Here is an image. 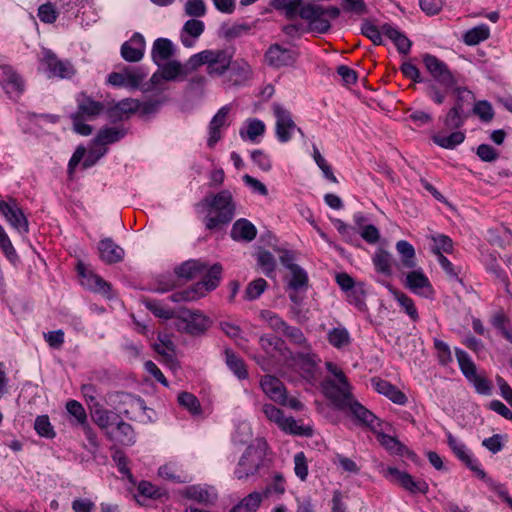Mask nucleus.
<instances>
[{"instance_id": "obj_1", "label": "nucleus", "mask_w": 512, "mask_h": 512, "mask_svg": "<svg viewBox=\"0 0 512 512\" xmlns=\"http://www.w3.org/2000/svg\"><path fill=\"white\" fill-rule=\"evenodd\" d=\"M326 368L335 376L338 384L331 380L325 381L323 384L325 395L338 409H349L356 419L375 430L380 425L379 420L371 411L353 398L351 386L342 369L332 362H326Z\"/></svg>"}, {"instance_id": "obj_2", "label": "nucleus", "mask_w": 512, "mask_h": 512, "mask_svg": "<svg viewBox=\"0 0 512 512\" xmlns=\"http://www.w3.org/2000/svg\"><path fill=\"white\" fill-rule=\"evenodd\" d=\"M201 204L209 208L211 213L205 218V226L209 230L220 229L228 224L234 217L235 204L232 194L228 190H223L213 196H206Z\"/></svg>"}, {"instance_id": "obj_3", "label": "nucleus", "mask_w": 512, "mask_h": 512, "mask_svg": "<svg viewBox=\"0 0 512 512\" xmlns=\"http://www.w3.org/2000/svg\"><path fill=\"white\" fill-rule=\"evenodd\" d=\"M268 443L263 438H256L245 449L240 457L234 474L237 479L244 480L255 475L266 465Z\"/></svg>"}, {"instance_id": "obj_4", "label": "nucleus", "mask_w": 512, "mask_h": 512, "mask_svg": "<svg viewBox=\"0 0 512 512\" xmlns=\"http://www.w3.org/2000/svg\"><path fill=\"white\" fill-rule=\"evenodd\" d=\"M234 53L231 49H207L190 57V66L195 71L202 65H206V72L212 77L224 75L232 64Z\"/></svg>"}, {"instance_id": "obj_5", "label": "nucleus", "mask_w": 512, "mask_h": 512, "mask_svg": "<svg viewBox=\"0 0 512 512\" xmlns=\"http://www.w3.org/2000/svg\"><path fill=\"white\" fill-rule=\"evenodd\" d=\"M339 15L340 9L337 7H325L308 0H304L298 14L299 17L308 22L310 31L320 34L326 33L331 27L330 21L338 18Z\"/></svg>"}, {"instance_id": "obj_6", "label": "nucleus", "mask_w": 512, "mask_h": 512, "mask_svg": "<svg viewBox=\"0 0 512 512\" xmlns=\"http://www.w3.org/2000/svg\"><path fill=\"white\" fill-rule=\"evenodd\" d=\"M470 113L458 112L456 109H449L443 117L442 122L446 131H451L449 135L441 133L432 136L433 142L445 149H454L465 140V133L460 131Z\"/></svg>"}, {"instance_id": "obj_7", "label": "nucleus", "mask_w": 512, "mask_h": 512, "mask_svg": "<svg viewBox=\"0 0 512 512\" xmlns=\"http://www.w3.org/2000/svg\"><path fill=\"white\" fill-rule=\"evenodd\" d=\"M222 267L214 264L205 274L203 280L193 288L178 291L170 296L173 302L195 301L205 295V292L215 289L221 279Z\"/></svg>"}, {"instance_id": "obj_8", "label": "nucleus", "mask_w": 512, "mask_h": 512, "mask_svg": "<svg viewBox=\"0 0 512 512\" xmlns=\"http://www.w3.org/2000/svg\"><path fill=\"white\" fill-rule=\"evenodd\" d=\"M175 318L177 329L191 335L204 333L211 324L210 319L198 310H181Z\"/></svg>"}, {"instance_id": "obj_9", "label": "nucleus", "mask_w": 512, "mask_h": 512, "mask_svg": "<svg viewBox=\"0 0 512 512\" xmlns=\"http://www.w3.org/2000/svg\"><path fill=\"white\" fill-rule=\"evenodd\" d=\"M422 60L434 81L445 90L451 89L457 84L454 74L450 71L446 63L439 58L427 53L422 56Z\"/></svg>"}, {"instance_id": "obj_10", "label": "nucleus", "mask_w": 512, "mask_h": 512, "mask_svg": "<svg viewBox=\"0 0 512 512\" xmlns=\"http://www.w3.org/2000/svg\"><path fill=\"white\" fill-rule=\"evenodd\" d=\"M292 365L299 369L306 378L314 379L315 373L321 363L319 356L313 352L311 345L302 351L290 353Z\"/></svg>"}, {"instance_id": "obj_11", "label": "nucleus", "mask_w": 512, "mask_h": 512, "mask_svg": "<svg viewBox=\"0 0 512 512\" xmlns=\"http://www.w3.org/2000/svg\"><path fill=\"white\" fill-rule=\"evenodd\" d=\"M0 213L7 222L21 234L29 232V222L14 199L0 200Z\"/></svg>"}, {"instance_id": "obj_12", "label": "nucleus", "mask_w": 512, "mask_h": 512, "mask_svg": "<svg viewBox=\"0 0 512 512\" xmlns=\"http://www.w3.org/2000/svg\"><path fill=\"white\" fill-rule=\"evenodd\" d=\"M41 65L54 77L70 78L75 73V69L69 61L60 60L48 49H44L42 52Z\"/></svg>"}, {"instance_id": "obj_13", "label": "nucleus", "mask_w": 512, "mask_h": 512, "mask_svg": "<svg viewBox=\"0 0 512 512\" xmlns=\"http://www.w3.org/2000/svg\"><path fill=\"white\" fill-rule=\"evenodd\" d=\"M272 108L276 118V136L280 142H288L296 129L291 113L279 103H274Z\"/></svg>"}, {"instance_id": "obj_14", "label": "nucleus", "mask_w": 512, "mask_h": 512, "mask_svg": "<svg viewBox=\"0 0 512 512\" xmlns=\"http://www.w3.org/2000/svg\"><path fill=\"white\" fill-rule=\"evenodd\" d=\"M298 57L295 50L285 48L279 44L271 45L265 53V61L273 68L292 66Z\"/></svg>"}, {"instance_id": "obj_15", "label": "nucleus", "mask_w": 512, "mask_h": 512, "mask_svg": "<svg viewBox=\"0 0 512 512\" xmlns=\"http://www.w3.org/2000/svg\"><path fill=\"white\" fill-rule=\"evenodd\" d=\"M447 443L460 461L471 469L479 478H485L486 473L480 468L477 460L472 458L468 449L462 442L458 441L451 433H447Z\"/></svg>"}, {"instance_id": "obj_16", "label": "nucleus", "mask_w": 512, "mask_h": 512, "mask_svg": "<svg viewBox=\"0 0 512 512\" xmlns=\"http://www.w3.org/2000/svg\"><path fill=\"white\" fill-rule=\"evenodd\" d=\"M384 475L391 476L397 481L404 489L410 493L426 494L428 492V484L424 480H415L410 474L402 472L394 467H388Z\"/></svg>"}, {"instance_id": "obj_17", "label": "nucleus", "mask_w": 512, "mask_h": 512, "mask_svg": "<svg viewBox=\"0 0 512 512\" xmlns=\"http://www.w3.org/2000/svg\"><path fill=\"white\" fill-rule=\"evenodd\" d=\"M145 76L140 69L125 68L121 72L109 74L108 83L113 86L138 88Z\"/></svg>"}, {"instance_id": "obj_18", "label": "nucleus", "mask_w": 512, "mask_h": 512, "mask_svg": "<svg viewBox=\"0 0 512 512\" xmlns=\"http://www.w3.org/2000/svg\"><path fill=\"white\" fill-rule=\"evenodd\" d=\"M77 271L82 286L103 294L110 291V284L89 270L82 262L77 264Z\"/></svg>"}, {"instance_id": "obj_19", "label": "nucleus", "mask_w": 512, "mask_h": 512, "mask_svg": "<svg viewBox=\"0 0 512 512\" xmlns=\"http://www.w3.org/2000/svg\"><path fill=\"white\" fill-rule=\"evenodd\" d=\"M190 58L185 64L177 60L166 61L158 66L163 74L165 81H182L185 80L189 74L195 71V68L190 66Z\"/></svg>"}, {"instance_id": "obj_20", "label": "nucleus", "mask_w": 512, "mask_h": 512, "mask_svg": "<svg viewBox=\"0 0 512 512\" xmlns=\"http://www.w3.org/2000/svg\"><path fill=\"white\" fill-rule=\"evenodd\" d=\"M260 387L264 394L276 403H285L286 388L282 381L273 375H264L260 379Z\"/></svg>"}, {"instance_id": "obj_21", "label": "nucleus", "mask_w": 512, "mask_h": 512, "mask_svg": "<svg viewBox=\"0 0 512 512\" xmlns=\"http://www.w3.org/2000/svg\"><path fill=\"white\" fill-rule=\"evenodd\" d=\"M406 287L412 292L424 297L433 295V288L427 276L421 270H415L407 274Z\"/></svg>"}, {"instance_id": "obj_22", "label": "nucleus", "mask_w": 512, "mask_h": 512, "mask_svg": "<svg viewBox=\"0 0 512 512\" xmlns=\"http://www.w3.org/2000/svg\"><path fill=\"white\" fill-rule=\"evenodd\" d=\"M0 82L10 97H18L23 91V81L9 66L0 67Z\"/></svg>"}, {"instance_id": "obj_23", "label": "nucleus", "mask_w": 512, "mask_h": 512, "mask_svg": "<svg viewBox=\"0 0 512 512\" xmlns=\"http://www.w3.org/2000/svg\"><path fill=\"white\" fill-rule=\"evenodd\" d=\"M145 39L135 33L130 40L126 41L121 47V55L128 62H138L144 56Z\"/></svg>"}, {"instance_id": "obj_24", "label": "nucleus", "mask_w": 512, "mask_h": 512, "mask_svg": "<svg viewBox=\"0 0 512 512\" xmlns=\"http://www.w3.org/2000/svg\"><path fill=\"white\" fill-rule=\"evenodd\" d=\"M205 24L198 19H190L185 22L180 33V40L183 46L190 48L195 40L204 32Z\"/></svg>"}, {"instance_id": "obj_25", "label": "nucleus", "mask_w": 512, "mask_h": 512, "mask_svg": "<svg viewBox=\"0 0 512 512\" xmlns=\"http://www.w3.org/2000/svg\"><path fill=\"white\" fill-rule=\"evenodd\" d=\"M230 112L228 105L223 106L214 115L209 124V138L207 144L209 147H213L221 138L220 129L226 125L227 118Z\"/></svg>"}, {"instance_id": "obj_26", "label": "nucleus", "mask_w": 512, "mask_h": 512, "mask_svg": "<svg viewBox=\"0 0 512 512\" xmlns=\"http://www.w3.org/2000/svg\"><path fill=\"white\" fill-rule=\"evenodd\" d=\"M371 383L378 393L385 395L392 402L399 405H404L407 402L406 395L388 381L380 378H373Z\"/></svg>"}, {"instance_id": "obj_27", "label": "nucleus", "mask_w": 512, "mask_h": 512, "mask_svg": "<svg viewBox=\"0 0 512 512\" xmlns=\"http://www.w3.org/2000/svg\"><path fill=\"white\" fill-rule=\"evenodd\" d=\"M98 250L101 259L108 264L121 261L124 255V250L110 238L101 240Z\"/></svg>"}, {"instance_id": "obj_28", "label": "nucleus", "mask_w": 512, "mask_h": 512, "mask_svg": "<svg viewBox=\"0 0 512 512\" xmlns=\"http://www.w3.org/2000/svg\"><path fill=\"white\" fill-rule=\"evenodd\" d=\"M174 54L172 42L167 38H158L154 41L152 47V60L157 66L168 61Z\"/></svg>"}, {"instance_id": "obj_29", "label": "nucleus", "mask_w": 512, "mask_h": 512, "mask_svg": "<svg viewBox=\"0 0 512 512\" xmlns=\"http://www.w3.org/2000/svg\"><path fill=\"white\" fill-rule=\"evenodd\" d=\"M78 110L74 114H79L80 117L91 119L104 110L101 102L95 101L85 94H81L78 99Z\"/></svg>"}, {"instance_id": "obj_30", "label": "nucleus", "mask_w": 512, "mask_h": 512, "mask_svg": "<svg viewBox=\"0 0 512 512\" xmlns=\"http://www.w3.org/2000/svg\"><path fill=\"white\" fill-rule=\"evenodd\" d=\"M256 234V227L247 219H238L231 229V237L236 241L250 242Z\"/></svg>"}, {"instance_id": "obj_31", "label": "nucleus", "mask_w": 512, "mask_h": 512, "mask_svg": "<svg viewBox=\"0 0 512 512\" xmlns=\"http://www.w3.org/2000/svg\"><path fill=\"white\" fill-rule=\"evenodd\" d=\"M382 33L385 34L397 47L399 53L408 54L411 48V41L398 29L390 24L382 25Z\"/></svg>"}, {"instance_id": "obj_32", "label": "nucleus", "mask_w": 512, "mask_h": 512, "mask_svg": "<svg viewBox=\"0 0 512 512\" xmlns=\"http://www.w3.org/2000/svg\"><path fill=\"white\" fill-rule=\"evenodd\" d=\"M230 79L233 85H240L252 76V68L244 59H239L231 64Z\"/></svg>"}, {"instance_id": "obj_33", "label": "nucleus", "mask_w": 512, "mask_h": 512, "mask_svg": "<svg viewBox=\"0 0 512 512\" xmlns=\"http://www.w3.org/2000/svg\"><path fill=\"white\" fill-rule=\"evenodd\" d=\"M327 340L330 345L338 350L347 348L351 344V336L343 326L335 327L328 331Z\"/></svg>"}, {"instance_id": "obj_34", "label": "nucleus", "mask_w": 512, "mask_h": 512, "mask_svg": "<svg viewBox=\"0 0 512 512\" xmlns=\"http://www.w3.org/2000/svg\"><path fill=\"white\" fill-rule=\"evenodd\" d=\"M225 362L229 369L237 376L239 379H246L248 377V372L246 369V365L242 358H240L234 351L231 349L225 350Z\"/></svg>"}, {"instance_id": "obj_35", "label": "nucleus", "mask_w": 512, "mask_h": 512, "mask_svg": "<svg viewBox=\"0 0 512 512\" xmlns=\"http://www.w3.org/2000/svg\"><path fill=\"white\" fill-rule=\"evenodd\" d=\"M372 260L377 272L385 276L391 275L393 258L390 253L383 249H378Z\"/></svg>"}, {"instance_id": "obj_36", "label": "nucleus", "mask_w": 512, "mask_h": 512, "mask_svg": "<svg viewBox=\"0 0 512 512\" xmlns=\"http://www.w3.org/2000/svg\"><path fill=\"white\" fill-rule=\"evenodd\" d=\"M262 502V494L252 492L244 497L230 512H256Z\"/></svg>"}, {"instance_id": "obj_37", "label": "nucleus", "mask_w": 512, "mask_h": 512, "mask_svg": "<svg viewBox=\"0 0 512 512\" xmlns=\"http://www.w3.org/2000/svg\"><path fill=\"white\" fill-rule=\"evenodd\" d=\"M396 250L401 256V264L404 268L412 269L416 266L415 249L405 240L396 243Z\"/></svg>"}, {"instance_id": "obj_38", "label": "nucleus", "mask_w": 512, "mask_h": 512, "mask_svg": "<svg viewBox=\"0 0 512 512\" xmlns=\"http://www.w3.org/2000/svg\"><path fill=\"white\" fill-rule=\"evenodd\" d=\"M96 406H98V404H96ZM92 419L99 428L108 429L117 422L119 415L115 412L96 407L92 412Z\"/></svg>"}, {"instance_id": "obj_39", "label": "nucleus", "mask_w": 512, "mask_h": 512, "mask_svg": "<svg viewBox=\"0 0 512 512\" xmlns=\"http://www.w3.org/2000/svg\"><path fill=\"white\" fill-rule=\"evenodd\" d=\"M137 107L138 104L136 101L124 99L109 109V116L114 119H122L124 116L135 112Z\"/></svg>"}, {"instance_id": "obj_40", "label": "nucleus", "mask_w": 512, "mask_h": 512, "mask_svg": "<svg viewBox=\"0 0 512 512\" xmlns=\"http://www.w3.org/2000/svg\"><path fill=\"white\" fill-rule=\"evenodd\" d=\"M304 0H273L272 6L276 10H283L288 19L295 18L300 12Z\"/></svg>"}, {"instance_id": "obj_41", "label": "nucleus", "mask_w": 512, "mask_h": 512, "mask_svg": "<svg viewBox=\"0 0 512 512\" xmlns=\"http://www.w3.org/2000/svg\"><path fill=\"white\" fill-rule=\"evenodd\" d=\"M204 265L195 260H189L175 269V273L185 279H193L204 270Z\"/></svg>"}, {"instance_id": "obj_42", "label": "nucleus", "mask_w": 512, "mask_h": 512, "mask_svg": "<svg viewBox=\"0 0 512 512\" xmlns=\"http://www.w3.org/2000/svg\"><path fill=\"white\" fill-rule=\"evenodd\" d=\"M430 240L433 242L431 247L432 252L439 256L443 255L442 253H452L453 251V242L450 237L444 234H436L429 236Z\"/></svg>"}, {"instance_id": "obj_43", "label": "nucleus", "mask_w": 512, "mask_h": 512, "mask_svg": "<svg viewBox=\"0 0 512 512\" xmlns=\"http://www.w3.org/2000/svg\"><path fill=\"white\" fill-rule=\"evenodd\" d=\"M260 318L268 325L269 328L277 333H283L287 329L288 324L276 313L270 310H262Z\"/></svg>"}, {"instance_id": "obj_44", "label": "nucleus", "mask_w": 512, "mask_h": 512, "mask_svg": "<svg viewBox=\"0 0 512 512\" xmlns=\"http://www.w3.org/2000/svg\"><path fill=\"white\" fill-rule=\"evenodd\" d=\"M280 429L286 433L300 436H311L313 433L311 427L300 425L293 417H285Z\"/></svg>"}, {"instance_id": "obj_45", "label": "nucleus", "mask_w": 512, "mask_h": 512, "mask_svg": "<svg viewBox=\"0 0 512 512\" xmlns=\"http://www.w3.org/2000/svg\"><path fill=\"white\" fill-rule=\"evenodd\" d=\"M378 440L382 446H384L388 451L403 455L406 452L408 455L414 456L413 452H410L403 444H401L396 438L387 435V434H379Z\"/></svg>"}, {"instance_id": "obj_46", "label": "nucleus", "mask_w": 512, "mask_h": 512, "mask_svg": "<svg viewBox=\"0 0 512 512\" xmlns=\"http://www.w3.org/2000/svg\"><path fill=\"white\" fill-rule=\"evenodd\" d=\"M490 30L487 25H479L467 31L464 35V42L467 45H477L488 39Z\"/></svg>"}, {"instance_id": "obj_47", "label": "nucleus", "mask_w": 512, "mask_h": 512, "mask_svg": "<svg viewBox=\"0 0 512 512\" xmlns=\"http://www.w3.org/2000/svg\"><path fill=\"white\" fill-rule=\"evenodd\" d=\"M115 425L118 432L116 440L122 445L134 444L135 435L132 426L129 423L120 420V418L117 420Z\"/></svg>"}, {"instance_id": "obj_48", "label": "nucleus", "mask_w": 512, "mask_h": 512, "mask_svg": "<svg viewBox=\"0 0 512 512\" xmlns=\"http://www.w3.org/2000/svg\"><path fill=\"white\" fill-rule=\"evenodd\" d=\"M455 92L457 94V98L451 109H456L458 112L462 113H470L469 106L474 100L472 92L465 88H456Z\"/></svg>"}, {"instance_id": "obj_49", "label": "nucleus", "mask_w": 512, "mask_h": 512, "mask_svg": "<svg viewBox=\"0 0 512 512\" xmlns=\"http://www.w3.org/2000/svg\"><path fill=\"white\" fill-rule=\"evenodd\" d=\"M455 355L459 363V367L467 379L477 373L476 365L465 351L456 348Z\"/></svg>"}, {"instance_id": "obj_50", "label": "nucleus", "mask_w": 512, "mask_h": 512, "mask_svg": "<svg viewBox=\"0 0 512 512\" xmlns=\"http://www.w3.org/2000/svg\"><path fill=\"white\" fill-rule=\"evenodd\" d=\"M184 496L188 499L197 501L199 503H210L215 499V496L209 493L208 490L200 486H189L185 489Z\"/></svg>"}, {"instance_id": "obj_51", "label": "nucleus", "mask_w": 512, "mask_h": 512, "mask_svg": "<svg viewBox=\"0 0 512 512\" xmlns=\"http://www.w3.org/2000/svg\"><path fill=\"white\" fill-rule=\"evenodd\" d=\"M291 279L289 280V288L297 291L307 288L308 276L300 266H291Z\"/></svg>"}, {"instance_id": "obj_52", "label": "nucleus", "mask_w": 512, "mask_h": 512, "mask_svg": "<svg viewBox=\"0 0 512 512\" xmlns=\"http://www.w3.org/2000/svg\"><path fill=\"white\" fill-rule=\"evenodd\" d=\"M178 403L181 407L188 410L192 415L201 413V405L195 395L189 392H181L178 395Z\"/></svg>"}, {"instance_id": "obj_53", "label": "nucleus", "mask_w": 512, "mask_h": 512, "mask_svg": "<svg viewBox=\"0 0 512 512\" xmlns=\"http://www.w3.org/2000/svg\"><path fill=\"white\" fill-rule=\"evenodd\" d=\"M145 306L150 310L156 317L164 320L175 318L174 311L169 307H166L163 303L157 300H145Z\"/></svg>"}, {"instance_id": "obj_54", "label": "nucleus", "mask_w": 512, "mask_h": 512, "mask_svg": "<svg viewBox=\"0 0 512 512\" xmlns=\"http://www.w3.org/2000/svg\"><path fill=\"white\" fill-rule=\"evenodd\" d=\"M124 136L123 131L115 128H104L101 129L96 138L95 142L101 145L114 143Z\"/></svg>"}, {"instance_id": "obj_55", "label": "nucleus", "mask_w": 512, "mask_h": 512, "mask_svg": "<svg viewBox=\"0 0 512 512\" xmlns=\"http://www.w3.org/2000/svg\"><path fill=\"white\" fill-rule=\"evenodd\" d=\"M66 410L74 418V423L82 425L87 422V415L82 404L76 400H70L66 403Z\"/></svg>"}, {"instance_id": "obj_56", "label": "nucleus", "mask_w": 512, "mask_h": 512, "mask_svg": "<svg viewBox=\"0 0 512 512\" xmlns=\"http://www.w3.org/2000/svg\"><path fill=\"white\" fill-rule=\"evenodd\" d=\"M282 334L286 336L291 343L297 346L302 348H308V346H310L304 333L297 327L288 325L287 329H285Z\"/></svg>"}, {"instance_id": "obj_57", "label": "nucleus", "mask_w": 512, "mask_h": 512, "mask_svg": "<svg viewBox=\"0 0 512 512\" xmlns=\"http://www.w3.org/2000/svg\"><path fill=\"white\" fill-rule=\"evenodd\" d=\"M267 282L263 278H258L248 284L245 290V299L248 301L257 299L266 289Z\"/></svg>"}, {"instance_id": "obj_58", "label": "nucleus", "mask_w": 512, "mask_h": 512, "mask_svg": "<svg viewBox=\"0 0 512 512\" xmlns=\"http://www.w3.org/2000/svg\"><path fill=\"white\" fill-rule=\"evenodd\" d=\"M396 300L413 321H418L419 315L413 300L404 293H395Z\"/></svg>"}, {"instance_id": "obj_59", "label": "nucleus", "mask_w": 512, "mask_h": 512, "mask_svg": "<svg viewBox=\"0 0 512 512\" xmlns=\"http://www.w3.org/2000/svg\"><path fill=\"white\" fill-rule=\"evenodd\" d=\"M262 412L270 422L275 423L279 428L282 426L285 415L281 409L267 403L262 406Z\"/></svg>"}, {"instance_id": "obj_60", "label": "nucleus", "mask_w": 512, "mask_h": 512, "mask_svg": "<svg viewBox=\"0 0 512 512\" xmlns=\"http://www.w3.org/2000/svg\"><path fill=\"white\" fill-rule=\"evenodd\" d=\"M34 428L36 432L42 437L53 438L55 436L53 427L49 421L48 416L46 415L38 416L36 418Z\"/></svg>"}, {"instance_id": "obj_61", "label": "nucleus", "mask_w": 512, "mask_h": 512, "mask_svg": "<svg viewBox=\"0 0 512 512\" xmlns=\"http://www.w3.org/2000/svg\"><path fill=\"white\" fill-rule=\"evenodd\" d=\"M259 344L266 354L273 355L275 350L280 349L283 341L272 335H263L259 339Z\"/></svg>"}, {"instance_id": "obj_62", "label": "nucleus", "mask_w": 512, "mask_h": 512, "mask_svg": "<svg viewBox=\"0 0 512 512\" xmlns=\"http://www.w3.org/2000/svg\"><path fill=\"white\" fill-rule=\"evenodd\" d=\"M473 113L482 121L489 122L493 119L494 112L491 104L487 101H478L474 104Z\"/></svg>"}, {"instance_id": "obj_63", "label": "nucleus", "mask_w": 512, "mask_h": 512, "mask_svg": "<svg viewBox=\"0 0 512 512\" xmlns=\"http://www.w3.org/2000/svg\"><path fill=\"white\" fill-rule=\"evenodd\" d=\"M468 381L473 384L476 391L479 394L483 395H490L492 392V384L489 380H487L485 377L479 375L478 373H475L473 376L468 378Z\"/></svg>"}, {"instance_id": "obj_64", "label": "nucleus", "mask_w": 512, "mask_h": 512, "mask_svg": "<svg viewBox=\"0 0 512 512\" xmlns=\"http://www.w3.org/2000/svg\"><path fill=\"white\" fill-rule=\"evenodd\" d=\"M184 10L188 16L198 18L205 15L206 6L203 0H187Z\"/></svg>"}]
</instances>
